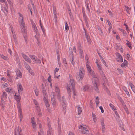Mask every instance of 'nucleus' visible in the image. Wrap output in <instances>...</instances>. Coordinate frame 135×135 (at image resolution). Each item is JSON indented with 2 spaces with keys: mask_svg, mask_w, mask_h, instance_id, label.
Segmentation results:
<instances>
[{
  "mask_svg": "<svg viewBox=\"0 0 135 135\" xmlns=\"http://www.w3.org/2000/svg\"><path fill=\"white\" fill-rule=\"evenodd\" d=\"M123 89L125 92L126 94L128 95H129V94L128 91L127 90V88L125 86H123L122 87Z\"/></svg>",
  "mask_w": 135,
  "mask_h": 135,
  "instance_id": "obj_22",
  "label": "nucleus"
},
{
  "mask_svg": "<svg viewBox=\"0 0 135 135\" xmlns=\"http://www.w3.org/2000/svg\"><path fill=\"white\" fill-rule=\"evenodd\" d=\"M129 84L132 89L134 91V90H135V87L134 85L133 84L131 83H130Z\"/></svg>",
  "mask_w": 135,
  "mask_h": 135,
  "instance_id": "obj_33",
  "label": "nucleus"
},
{
  "mask_svg": "<svg viewBox=\"0 0 135 135\" xmlns=\"http://www.w3.org/2000/svg\"><path fill=\"white\" fill-rule=\"evenodd\" d=\"M8 52L11 55H12V52L10 49H8Z\"/></svg>",
  "mask_w": 135,
  "mask_h": 135,
  "instance_id": "obj_56",
  "label": "nucleus"
},
{
  "mask_svg": "<svg viewBox=\"0 0 135 135\" xmlns=\"http://www.w3.org/2000/svg\"><path fill=\"white\" fill-rule=\"evenodd\" d=\"M84 29L85 31V37L87 39V42L89 44H91V41L90 39L89 36L88 34L86 33L85 30L84 28Z\"/></svg>",
  "mask_w": 135,
  "mask_h": 135,
  "instance_id": "obj_9",
  "label": "nucleus"
},
{
  "mask_svg": "<svg viewBox=\"0 0 135 135\" xmlns=\"http://www.w3.org/2000/svg\"><path fill=\"white\" fill-rule=\"evenodd\" d=\"M16 93H15L14 96V99L17 101L18 103L20 102V100L21 99V96L20 95H16Z\"/></svg>",
  "mask_w": 135,
  "mask_h": 135,
  "instance_id": "obj_11",
  "label": "nucleus"
},
{
  "mask_svg": "<svg viewBox=\"0 0 135 135\" xmlns=\"http://www.w3.org/2000/svg\"><path fill=\"white\" fill-rule=\"evenodd\" d=\"M17 76L20 78H21L22 77V73L20 71H19V73L17 74Z\"/></svg>",
  "mask_w": 135,
  "mask_h": 135,
  "instance_id": "obj_54",
  "label": "nucleus"
},
{
  "mask_svg": "<svg viewBox=\"0 0 135 135\" xmlns=\"http://www.w3.org/2000/svg\"><path fill=\"white\" fill-rule=\"evenodd\" d=\"M83 17L84 19V20L85 22L86 23V25L87 26L88 25V17L84 13H83Z\"/></svg>",
  "mask_w": 135,
  "mask_h": 135,
  "instance_id": "obj_15",
  "label": "nucleus"
},
{
  "mask_svg": "<svg viewBox=\"0 0 135 135\" xmlns=\"http://www.w3.org/2000/svg\"><path fill=\"white\" fill-rule=\"evenodd\" d=\"M85 70L84 68L82 66L80 67L79 69V77L80 79L82 80L84 76Z\"/></svg>",
  "mask_w": 135,
  "mask_h": 135,
  "instance_id": "obj_5",
  "label": "nucleus"
},
{
  "mask_svg": "<svg viewBox=\"0 0 135 135\" xmlns=\"http://www.w3.org/2000/svg\"><path fill=\"white\" fill-rule=\"evenodd\" d=\"M128 64V62L126 60H124V62L121 64V66L122 67L126 66Z\"/></svg>",
  "mask_w": 135,
  "mask_h": 135,
  "instance_id": "obj_16",
  "label": "nucleus"
},
{
  "mask_svg": "<svg viewBox=\"0 0 135 135\" xmlns=\"http://www.w3.org/2000/svg\"><path fill=\"white\" fill-rule=\"evenodd\" d=\"M69 77L70 78V82L69 85H71L72 88L73 95L75 96L76 94L74 81L72 78V76L70 74L69 75Z\"/></svg>",
  "mask_w": 135,
  "mask_h": 135,
  "instance_id": "obj_1",
  "label": "nucleus"
},
{
  "mask_svg": "<svg viewBox=\"0 0 135 135\" xmlns=\"http://www.w3.org/2000/svg\"><path fill=\"white\" fill-rule=\"evenodd\" d=\"M119 30H120L123 33V34L124 36H126V32H125L124 30L123 29H120V28L119 29Z\"/></svg>",
  "mask_w": 135,
  "mask_h": 135,
  "instance_id": "obj_47",
  "label": "nucleus"
},
{
  "mask_svg": "<svg viewBox=\"0 0 135 135\" xmlns=\"http://www.w3.org/2000/svg\"><path fill=\"white\" fill-rule=\"evenodd\" d=\"M33 102L34 104H35L36 105H38L35 99H33Z\"/></svg>",
  "mask_w": 135,
  "mask_h": 135,
  "instance_id": "obj_64",
  "label": "nucleus"
},
{
  "mask_svg": "<svg viewBox=\"0 0 135 135\" xmlns=\"http://www.w3.org/2000/svg\"><path fill=\"white\" fill-rule=\"evenodd\" d=\"M56 95L59 101L61 102L62 101V99L61 98L60 93H56Z\"/></svg>",
  "mask_w": 135,
  "mask_h": 135,
  "instance_id": "obj_21",
  "label": "nucleus"
},
{
  "mask_svg": "<svg viewBox=\"0 0 135 135\" xmlns=\"http://www.w3.org/2000/svg\"><path fill=\"white\" fill-rule=\"evenodd\" d=\"M30 57L32 60H34L35 59V58L37 57L35 55H30L29 56Z\"/></svg>",
  "mask_w": 135,
  "mask_h": 135,
  "instance_id": "obj_37",
  "label": "nucleus"
},
{
  "mask_svg": "<svg viewBox=\"0 0 135 135\" xmlns=\"http://www.w3.org/2000/svg\"><path fill=\"white\" fill-rule=\"evenodd\" d=\"M1 57L4 60H8V57L4 56L3 55H0Z\"/></svg>",
  "mask_w": 135,
  "mask_h": 135,
  "instance_id": "obj_29",
  "label": "nucleus"
},
{
  "mask_svg": "<svg viewBox=\"0 0 135 135\" xmlns=\"http://www.w3.org/2000/svg\"><path fill=\"white\" fill-rule=\"evenodd\" d=\"M67 91H68V93L69 94V98L71 97V95H70V92H71V89H70V86L69 85V84H68L67 86Z\"/></svg>",
  "mask_w": 135,
  "mask_h": 135,
  "instance_id": "obj_18",
  "label": "nucleus"
},
{
  "mask_svg": "<svg viewBox=\"0 0 135 135\" xmlns=\"http://www.w3.org/2000/svg\"><path fill=\"white\" fill-rule=\"evenodd\" d=\"M34 91H35V94L36 95V96H38V90L37 89H35Z\"/></svg>",
  "mask_w": 135,
  "mask_h": 135,
  "instance_id": "obj_52",
  "label": "nucleus"
},
{
  "mask_svg": "<svg viewBox=\"0 0 135 135\" xmlns=\"http://www.w3.org/2000/svg\"><path fill=\"white\" fill-rule=\"evenodd\" d=\"M79 128L80 129H84V131H84V133L85 134L88 133L89 132L88 130L85 127H84L83 125H80L79 127Z\"/></svg>",
  "mask_w": 135,
  "mask_h": 135,
  "instance_id": "obj_12",
  "label": "nucleus"
},
{
  "mask_svg": "<svg viewBox=\"0 0 135 135\" xmlns=\"http://www.w3.org/2000/svg\"><path fill=\"white\" fill-rule=\"evenodd\" d=\"M35 119L33 117H32L31 118V123L32 124L33 127V128H34L36 125V123L34 121V120Z\"/></svg>",
  "mask_w": 135,
  "mask_h": 135,
  "instance_id": "obj_17",
  "label": "nucleus"
},
{
  "mask_svg": "<svg viewBox=\"0 0 135 135\" xmlns=\"http://www.w3.org/2000/svg\"><path fill=\"white\" fill-rule=\"evenodd\" d=\"M48 130H52V128L50 125L49 123L48 124Z\"/></svg>",
  "mask_w": 135,
  "mask_h": 135,
  "instance_id": "obj_49",
  "label": "nucleus"
},
{
  "mask_svg": "<svg viewBox=\"0 0 135 135\" xmlns=\"http://www.w3.org/2000/svg\"><path fill=\"white\" fill-rule=\"evenodd\" d=\"M126 41H127V45L130 48H131L132 47L131 46V43L127 40H126Z\"/></svg>",
  "mask_w": 135,
  "mask_h": 135,
  "instance_id": "obj_36",
  "label": "nucleus"
},
{
  "mask_svg": "<svg viewBox=\"0 0 135 135\" xmlns=\"http://www.w3.org/2000/svg\"><path fill=\"white\" fill-rule=\"evenodd\" d=\"M110 107L112 108V109L116 110V109L114 106L112 104L110 103L109 104Z\"/></svg>",
  "mask_w": 135,
  "mask_h": 135,
  "instance_id": "obj_42",
  "label": "nucleus"
},
{
  "mask_svg": "<svg viewBox=\"0 0 135 135\" xmlns=\"http://www.w3.org/2000/svg\"><path fill=\"white\" fill-rule=\"evenodd\" d=\"M97 60H96V63L97 64V67L99 70H102V67L101 66V65H99L98 62H97Z\"/></svg>",
  "mask_w": 135,
  "mask_h": 135,
  "instance_id": "obj_25",
  "label": "nucleus"
},
{
  "mask_svg": "<svg viewBox=\"0 0 135 135\" xmlns=\"http://www.w3.org/2000/svg\"><path fill=\"white\" fill-rule=\"evenodd\" d=\"M52 105L53 107H54L56 105V99L55 98V93L54 92H52L50 95Z\"/></svg>",
  "mask_w": 135,
  "mask_h": 135,
  "instance_id": "obj_3",
  "label": "nucleus"
},
{
  "mask_svg": "<svg viewBox=\"0 0 135 135\" xmlns=\"http://www.w3.org/2000/svg\"><path fill=\"white\" fill-rule=\"evenodd\" d=\"M69 54H70V57H74L73 56V53L72 51V48L71 47L69 48Z\"/></svg>",
  "mask_w": 135,
  "mask_h": 135,
  "instance_id": "obj_20",
  "label": "nucleus"
},
{
  "mask_svg": "<svg viewBox=\"0 0 135 135\" xmlns=\"http://www.w3.org/2000/svg\"><path fill=\"white\" fill-rule=\"evenodd\" d=\"M92 82L94 86V88L95 90L97 93H99V91L98 88V85L97 84L96 80L95 79H93Z\"/></svg>",
  "mask_w": 135,
  "mask_h": 135,
  "instance_id": "obj_8",
  "label": "nucleus"
},
{
  "mask_svg": "<svg viewBox=\"0 0 135 135\" xmlns=\"http://www.w3.org/2000/svg\"><path fill=\"white\" fill-rule=\"evenodd\" d=\"M102 132L104 133L105 132V126H103L102 127Z\"/></svg>",
  "mask_w": 135,
  "mask_h": 135,
  "instance_id": "obj_57",
  "label": "nucleus"
},
{
  "mask_svg": "<svg viewBox=\"0 0 135 135\" xmlns=\"http://www.w3.org/2000/svg\"><path fill=\"white\" fill-rule=\"evenodd\" d=\"M11 90L12 89H10L9 88H6V91L7 92L9 93L11 91Z\"/></svg>",
  "mask_w": 135,
  "mask_h": 135,
  "instance_id": "obj_48",
  "label": "nucleus"
},
{
  "mask_svg": "<svg viewBox=\"0 0 135 135\" xmlns=\"http://www.w3.org/2000/svg\"><path fill=\"white\" fill-rule=\"evenodd\" d=\"M33 62H34L36 63L40 64L41 62V60L37 58V57L35 58L34 60L33 61Z\"/></svg>",
  "mask_w": 135,
  "mask_h": 135,
  "instance_id": "obj_24",
  "label": "nucleus"
},
{
  "mask_svg": "<svg viewBox=\"0 0 135 135\" xmlns=\"http://www.w3.org/2000/svg\"><path fill=\"white\" fill-rule=\"evenodd\" d=\"M116 56L118 57H120L121 58V56L118 52H116Z\"/></svg>",
  "mask_w": 135,
  "mask_h": 135,
  "instance_id": "obj_51",
  "label": "nucleus"
},
{
  "mask_svg": "<svg viewBox=\"0 0 135 135\" xmlns=\"http://www.w3.org/2000/svg\"><path fill=\"white\" fill-rule=\"evenodd\" d=\"M99 71L102 76L103 77L102 79V84L103 86H105L106 84L107 83V81L106 77L102 70H99Z\"/></svg>",
  "mask_w": 135,
  "mask_h": 135,
  "instance_id": "obj_2",
  "label": "nucleus"
},
{
  "mask_svg": "<svg viewBox=\"0 0 135 135\" xmlns=\"http://www.w3.org/2000/svg\"><path fill=\"white\" fill-rule=\"evenodd\" d=\"M18 107V112H21L22 111L21 109V105L20 104H18L17 105Z\"/></svg>",
  "mask_w": 135,
  "mask_h": 135,
  "instance_id": "obj_34",
  "label": "nucleus"
},
{
  "mask_svg": "<svg viewBox=\"0 0 135 135\" xmlns=\"http://www.w3.org/2000/svg\"><path fill=\"white\" fill-rule=\"evenodd\" d=\"M99 108L101 110L102 113H103L104 112V111L102 107V106H100Z\"/></svg>",
  "mask_w": 135,
  "mask_h": 135,
  "instance_id": "obj_63",
  "label": "nucleus"
},
{
  "mask_svg": "<svg viewBox=\"0 0 135 135\" xmlns=\"http://www.w3.org/2000/svg\"><path fill=\"white\" fill-rule=\"evenodd\" d=\"M78 48V50L79 52V57L80 58L82 59L84 57L83 55V50L82 47L81 45L80 42L79 44Z\"/></svg>",
  "mask_w": 135,
  "mask_h": 135,
  "instance_id": "obj_6",
  "label": "nucleus"
},
{
  "mask_svg": "<svg viewBox=\"0 0 135 135\" xmlns=\"http://www.w3.org/2000/svg\"><path fill=\"white\" fill-rule=\"evenodd\" d=\"M98 30L99 31H100V33L101 34H103V33L102 31V30H101V28H98Z\"/></svg>",
  "mask_w": 135,
  "mask_h": 135,
  "instance_id": "obj_61",
  "label": "nucleus"
},
{
  "mask_svg": "<svg viewBox=\"0 0 135 135\" xmlns=\"http://www.w3.org/2000/svg\"><path fill=\"white\" fill-rule=\"evenodd\" d=\"M90 104L91 108H92L93 107V103L91 100L90 101Z\"/></svg>",
  "mask_w": 135,
  "mask_h": 135,
  "instance_id": "obj_59",
  "label": "nucleus"
},
{
  "mask_svg": "<svg viewBox=\"0 0 135 135\" xmlns=\"http://www.w3.org/2000/svg\"><path fill=\"white\" fill-rule=\"evenodd\" d=\"M85 59H86V64H88L89 62V58L87 54L85 56Z\"/></svg>",
  "mask_w": 135,
  "mask_h": 135,
  "instance_id": "obj_28",
  "label": "nucleus"
},
{
  "mask_svg": "<svg viewBox=\"0 0 135 135\" xmlns=\"http://www.w3.org/2000/svg\"><path fill=\"white\" fill-rule=\"evenodd\" d=\"M92 114L93 120L94 121V122H95L96 120V116L95 114H94L93 113H92Z\"/></svg>",
  "mask_w": 135,
  "mask_h": 135,
  "instance_id": "obj_35",
  "label": "nucleus"
},
{
  "mask_svg": "<svg viewBox=\"0 0 135 135\" xmlns=\"http://www.w3.org/2000/svg\"><path fill=\"white\" fill-rule=\"evenodd\" d=\"M1 100L2 102V107H3V106H4V101L3 99L2 98L1 99Z\"/></svg>",
  "mask_w": 135,
  "mask_h": 135,
  "instance_id": "obj_58",
  "label": "nucleus"
},
{
  "mask_svg": "<svg viewBox=\"0 0 135 135\" xmlns=\"http://www.w3.org/2000/svg\"><path fill=\"white\" fill-rule=\"evenodd\" d=\"M17 88L19 92H20L23 90V88L21 85L20 83H18L17 84Z\"/></svg>",
  "mask_w": 135,
  "mask_h": 135,
  "instance_id": "obj_14",
  "label": "nucleus"
},
{
  "mask_svg": "<svg viewBox=\"0 0 135 135\" xmlns=\"http://www.w3.org/2000/svg\"><path fill=\"white\" fill-rule=\"evenodd\" d=\"M26 68L27 70L30 73L31 75H33L34 73L32 71V70L31 69V68L30 66L26 64L25 65Z\"/></svg>",
  "mask_w": 135,
  "mask_h": 135,
  "instance_id": "obj_10",
  "label": "nucleus"
},
{
  "mask_svg": "<svg viewBox=\"0 0 135 135\" xmlns=\"http://www.w3.org/2000/svg\"><path fill=\"white\" fill-rule=\"evenodd\" d=\"M70 62L73 65V66H74V65L75 62H74V57H71V58L70 59Z\"/></svg>",
  "mask_w": 135,
  "mask_h": 135,
  "instance_id": "obj_27",
  "label": "nucleus"
},
{
  "mask_svg": "<svg viewBox=\"0 0 135 135\" xmlns=\"http://www.w3.org/2000/svg\"><path fill=\"white\" fill-rule=\"evenodd\" d=\"M86 67L88 71L90 74L92 75V76L93 78H96V76L95 75L94 71L92 70L91 69L90 66L88 64H86Z\"/></svg>",
  "mask_w": 135,
  "mask_h": 135,
  "instance_id": "obj_4",
  "label": "nucleus"
},
{
  "mask_svg": "<svg viewBox=\"0 0 135 135\" xmlns=\"http://www.w3.org/2000/svg\"><path fill=\"white\" fill-rule=\"evenodd\" d=\"M44 98L43 99L44 101L45 104L47 107L49 108L50 107V105L48 101L45 96H44Z\"/></svg>",
  "mask_w": 135,
  "mask_h": 135,
  "instance_id": "obj_13",
  "label": "nucleus"
},
{
  "mask_svg": "<svg viewBox=\"0 0 135 135\" xmlns=\"http://www.w3.org/2000/svg\"><path fill=\"white\" fill-rule=\"evenodd\" d=\"M21 23L22 26L23 27H24L25 23L23 21V18H22L21 20Z\"/></svg>",
  "mask_w": 135,
  "mask_h": 135,
  "instance_id": "obj_38",
  "label": "nucleus"
},
{
  "mask_svg": "<svg viewBox=\"0 0 135 135\" xmlns=\"http://www.w3.org/2000/svg\"><path fill=\"white\" fill-rule=\"evenodd\" d=\"M7 94L5 92H4L3 94V97H5V98H7Z\"/></svg>",
  "mask_w": 135,
  "mask_h": 135,
  "instance_id": "obj_53",
  "label": "nucleus"
},
{
  "mask_svg": "<svg viewBox=\"0 0 135 135\" xmlns=\"http://www.w3.org/2000/svg\"><path fill=\"white\" fill-rule=\"evenodd\" d=\"M55 90L56 93H59L60 92L59 89L57 86H55Z\"/></svg>",
  "mask_w": 135,
  "mask_h": 135,
  "instance_id": "obj_26",
  "label": "nucleus"
},
{
  "mask_svg": "<svg viewBox=\"0 0 135 135\" xmlns=\"http://www.w3.org/2000/svg\"><path fill=\"white\" fill-rule=\"evenodd\" d=\"M21 132L22 129L20 127H16L14 131V135H22L21 133Z\"/></svg>",
  "mask_w": 135,
  "mask_h": 135,
  "instance_id": "obj_7",
  "label": "nucleus"
},
{
  "mask_svg": "<svg viewBox=\"0 0 135 135\" xmlns=\"http://www.w3.org/2000/svg\"><path fill=\"white\" fill-rule=\"evenodd\" d=\"M89 88V86L87 85H85L84 88V90L85 91H86L88 90Z\"/></svg>",
  "mask_w": 135,
  "mask_h": 135,
  "instance_id": "obj_43",
  "label": "nucleus"
},
{
  "mask_svg": "<svg viewBox=\"0 0 135 135\" xmlns=\"http://www.w3.org/2000/svg\"><path fill=\"white\" fill-rule=\"evenodd\" d=\"M107 21L108 23L109 26H112V25L111 23L110 22V21H109V20H107Z\"/></svg>",
  "mask_w": 135,
  "mask_h": 135,
  "instance_id": "obj_60",
  "label": "nucleus"
},
{
  "mask_svg": "<svg viewBox=\"0 0 135 135\" xmlns=\"http://www.w3.org/2000/svg\"><path fill=\"white\" fill-rule=\"evenodd\" d=\"M47 80L49 82H51V76H50L48 78Z\"/></svg>",
  "mask_w": 135,
  "mask_h": 135,
  "instance_id": "obj_62",
  "label": "nucleus"
},
{
  "mask_svg": "<svg viewBox=\"0 0 135 135\" xmlns=\"http://www.w3.org/2000/svg\"><path fill=\"white\" fill-rule=\"evenodd\" d=\"M101 59H102V61L104 63V65L106 66H107V64L105 62V61L104 60L103 58V57H102V58Z\"/></svg>",
  "mask_w": 135,
  "mask_h": 135,
  "instance_id": "obj_44",
  "label": "nucleus"
},
{
  "mask_svg": "<svg viewBox=\"0 0 135 135\" xmlns=\"http://www.w3.org/2000/svg\"><path fill=\"white\" fill-rule=\"evenodd\" d=\"M54 18L55 19V23L57 22V17L56 16V14H54Z\"/></svg>",
  "mask_w": 135,
  "mask_h": 135,
  "instance_id": "obj_46",
  "label": "nucleus"
},
{
  "mask_svg": "<svg viewBox=\"0 0 135 135\" xmlns=\"http://www.w3.org/2000/svg\"><path fill=\"white\" fill-rule=\"evenodd\" d=\"M117 70L119 72L120 74H123V72L122 71V70L118 68Z\"/></svg>",
  "mask_w": 135,
  "mask_h": 135,
  "instance_id": "obj_55",
  "label": "nucleus"
},
{
  "mask_svg": "<svg viewBox=\"0 0 135 135\" xmlns=\"http://www.w3.org/2000/svg\"><path fill=\"white\" fill-rule=\"evenodd\" d=\"M65 31L66 32H67L69 30V27L68 26V24L67 23V22H65Z\"/></svg>",
  "mask_w": 135,
  "mask_h": 135,
  "instance_id": "obj_32",
  "label": "nucleus"
},
{
  "mask_svg": "<svg viewBox=\"0 0 135 135\" xmlns=\"http://www.w3.org/2000/svg\"><path fill=\"white\" fill-rule=\"evenodd\" d=\"M101 124L102 127L105 126V124L104 123V120L103 118L102 119L100 120Z\"/></svg>",
  "mask_w": 135,
  "mask_h": 135,
  "instance_id": "obj_40",
  "label": "nucleus"
},
{
  "mask_svg": "<svg viewBox=\"0 0 135 135\" xmlns=\"http://www.w3.org/2000/svg\"><path fill=\"white\" fill-rule=\"evenodd\" d=\"M52 130H48L47 131V135H51V133H52Z\"/></svg>",
  "mask_w": 135,
  "mask_h": 135,
  "instance_id": "obj_50",
  "label": "nucleus"
},
{
  "mask_svg": "<svg viewBox=\"0 0 135 135\" xmlns=\"http://www.w3.org/2000/svg\"><path fill=\"white\" fill-rule=\"evenodd\" d=\"M117 62H123V59L122 56H121V58L120 57H118L117 59Z\"/></svg>",
  "mask_w": 135,
  "mask_h": 135,
  "instance_id": "obj_30",
  "label": "nucleus"
},
{
  "mask_svg": "<svg viewBox=\"0 0 135 135\" xmlns=\"http://www.w3.org/2000/svg\"><path fill=\"white\" fill-rule=\"evenodd\" d=\"M62 102L63 104H62V106L66 107V103L65 102V98L64 96H63L62 97Z\"/></svg>",
  "mask_w": 135,
  "mask_h": 135,
  "instance_id": "obj_19",
  "label": "nucleus"
},
{
  "mask_svg": "<svg viewBox=\"0 0 135 135\" xmlns=\"http://www.w3.org/2000/svg\"><path fill=\"white\" fill-rule=\"evenodd\" d=\"M21 31L22 32L24 33H26V30L25 29V27H23L21 29Z\"/></svg>",
  "mask_w": 135,
  "mask_h": 135,
  "instance_id": "obj_45",
  "label": "nucleus"
},
{
  "mask_svg": "<svg viewBox=\"0 0 135 135\" xmlns=\"http://www.w3.org/2000/svg\"><path fill=\"white\" fill-rule=\"evenodd\" d=\"M25 59L26 61H28L30 63L31 62V60L27 56L26 58V59Z\"/></svg>",
  "mask_w": 135,
  "mask_h": 135,
  "instance_id": "obj_39",
  "label": "nucleus"
},
{
  "mask_svg": "<svg viewBox=\"0 0 135 135\" xmlns=\"http://www.w3.org/2000/svg\"><path fill=\"white\" fill-rule=\"evenodd\" d=\"M18 113L19 118H20V121H21L23 117V116L22 115V112H21H21H18Z\"/></svg>",
  "mask_w": 135,
  "mask_h": 135,
  "instance_id": "obj_31",
  "label": "nucleus"
},
{
  "mask_svg": "<svg viewBox=\"0 0 135 135\" xmlns=\"http://www.w3.org/2000/svg\"><path fill=\"white\" fill-rule=\"evenodd\" d=\"M81 108H80L79 105L78 106V114L79 115L82 112Z\"/></svg>",
  "mask_w": 135,
  "mask_h": 135,
  "instance_id": "obj_23",
  "label": "nucleus"
},
{
  "mask_svg": "<svg viewBox=\"0 0 135 135\" xmlns=\"http://www.w3.org/2000/svg\"><path fill=\"white\" fill-rule=\"evenodd\" d=\"M56 9V7L54 6H53V11L54 14H57Z\"/></svg>",
  "mask_w": 135,
  "mask_h": 135,
  "instance_id": "obj_41",
  "label": "nucleus"
}]
</instances>
